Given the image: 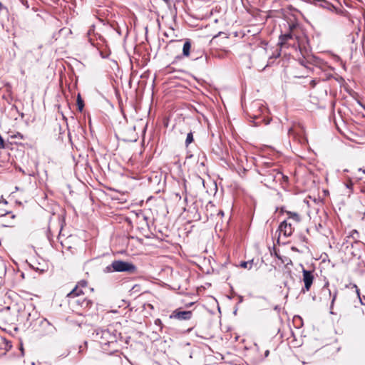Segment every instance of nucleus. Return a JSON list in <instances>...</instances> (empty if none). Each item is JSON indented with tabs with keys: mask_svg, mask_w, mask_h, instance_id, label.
I'll return each mask as SVG.
<instances>
[{
	"mask_svg": "<svg viewBox=\"0 0 365 365\" xmlns=\"http://www.w3.org/2000/svg\"><path fill=\"white\" fill-rule=\"evenodd\" d=\"M120 335V334L114 327H109L106 329L98 328L94 329L91 334V337L101 344L103 349L107 350V346L115 349Z\"/></svg>",
	"mask_w": 365,
	"mask_h": 365,
	"instance_id": "obj_1",
	"label": "nucleus"
},
{
	"mask_svg": "<svg viewBox=\"0 0 365 365\" xmlns=\"http://www.w3.org/2000/svg\"><path fill=\"white\" fill-rule=\"evenodd\" d=\"M83 294L82 290L78 289V286H76L69 293L67 294L66 297L68 299L69 304L75 309H89L93 304V302L83 296L80 297Z\"/></svg>",
	"mask_w": 365,
	"mask_h": 365,
	"instance_id": "obj_2",
	"label": "nucleus"
},
{
	"mask_svg": "<svg viewBox=\"0 0 365 365\" xmlns=\"http://www.w3.org/2000/svg\"><path fill=\"white\" fill-rule=\"evenodd\" d=\"M137 267L132 262L123 260H114L110 264L106 267L103 269L104 273L126 272L134 274L136 272Z\"/></svg>",
	"mask_w": 365,
	"mask_h": 365,
	"instance_id": "obj_3",
	"label": "nucleus"
},
{
	"mask_svg": "<svg viewBox=\"0 0 365 365\" xmlns=\"http://www.w3.org/2000/svg\"><path fill=\"white\" fill-rule=\"evenodd\" d=\"M301 266L303 267L302 264H301ZM302 268L303 282L304 283V287L302 289L301 292L305 293L310 289L314 277L312 271L307 270L304 267Z\"/></svg>",
	"mask_w": 365,
	"mask_h": 365,
	"instance_id": "obj_4",
	"label": "nucleus"
},
{
	"mask_svg": "<svg viewBox=\"0 0 365 365\" xmlns=\"http://www.w3.org/2000/svg\"><path fill=\"white\" fill-rule=\"evenodd\" d=\"M192 312L191 311L175 309L170 315V319H176L178 320H188L191 319Z\"/></svg>",
	"mask_w": 365,
	"mask_h": 365,
	"instance_id": "obj_5",
	"label": "nucleus"
},
{
	"mask_svg": "<svg viewBox=\"0 0 365 365\" xmlns=\"http://www.w3.org/2000/svg\"><path fill=\"white\" fill-rule=\"evenodd\" d=\"M278 230L279 231V234L282 233L285 237H289L292 235L294 229L291 223L287 222V220H284L280 223Z\"/></svg>",
	"mask_w": 365,
	"mask_h": 365,
	"instance_id": "obj_6",
	"label": "nucleus"
},
{
	"mask_svg": "<svg viewBox=\"0 0 365 365\" xmlns=\"http://www.w3.org/2000/svg\"><path fill=\"white\" fill-rule=\"evenodd\" d=\"M294 37V34L293 33H292L291 31H289L284 34H281L279 36V44L281 46H284L287 41L289 40H291Z\"/></svg>",
	"mask_w": 365,
	"mask_h": 365,
	"instance_id": "obj_7",
	"label": "nucleus"
},
{
	"mask_svg": "<svg viewBox=\"0 0 365 365\" xmlns=\"http://www.w3.org/2000/svg\"><path fill=\"white\" fill-rule=\"evenodd\" d=\"M191 43L189 39H187L182 47V56L188 57L190 54Z\"/></svg>",
	"mask_w": 365,
	"mask_h": 365,
	"instance_id": "obj_8",
	"label": "nucleus"
},
{
	"mask_svg": "<svg viewBox=\"0 0 365 365\" xmlns=\"http://www.w3.org/2000/svg\"><path fill=\"white\" fill-rule=\"evenodd\" d=\"M262 171L263 173L259 172V173L261 175H267L269 178H270L273 181L275 180L277 175H282L280 172H277L276 174H274V173H269V171H267L264 168H262ZM274 171L275 170H273V172H274Z\"/></svg>",
	"mask_w": 365,
	"mask_h": 365,
	"instance_id": "obj_9",
	"label": "nucleus"
},
{
	"mask_svg": "<svg viewBox=\"0 0 365 365\" xmlns=\"http://www.w3.org/2000/svg\"><path fill=\"white\" fill-rule=\"evenodd\" d=\"M76 105H77L78 110L80 112H82V110L84 108V101H83V98H81V96L80 93H78L77 96Z\"/></svg>",
	"mask_w": 365,
	"mask_h": 365,
	"instance_id": "obj_10",
	"label": "nucleus"
},
{
	"mask_svg": "<svg viewBox=\"0 0 365 365\" xmlns=\"http://www.w3.org/2000/svg\"><path fill=\"white\" fill-rule=\"evenodd\" d=\"M287 213L288 215V219H291L295 221L296 222H299L301 220V218L298 213L290 211L287 212Z\"/></svg>",
	"mask_w": 365,
	"mask_h": 365,
	"instance_id": "obj_11",
	"label": "nucleus"
},
{
	"mask_svg": "<svg viewBox=\"0 0 365 365\" xmlns=\"http://www.w3.org/2000/svg\"><path fill=\"white\" fill-rule=\"evenodd\" d=\"M253 265V259L250 261H244L240 263V267L242 268L251 269Z\"/></svg>",
	"mask_w": 365,
	"mask_h": 365,
	"instance_id": "obj_12",
	"label": "nucleus"
},
{
	"mask_svg": "<svg viewBox=\"0 0 365 365\" xmlns=\"http://www.w3.org/2000/svg\"><path fill=\"white\" fill-rule=\"evenodd\" d=\"M193 134L192 132L190 131L187 134V137L185 142V146L187 147L191 143L193 142Z\"/></svg>",
	"mask_w": 365,
	"mask_h": 365,
	"instance_id": "obj_13",
	"label": "nucleus"
},
{
	"mask_svg": "<svg viewBox=\"0 0 365 365\" xmlns=\"http://www.w3.org/2000/svg\"><path fill=\"white\" fill-rule=\"evenodd\" d=\"M345 186H346V188L350 190V193H351L352 190H353L354 182H352L351 178L348 179L347 182L345 183Z\"/></svg>",
	"mask_w": 365,
	"mask_h": 365,
	"instance_id": "obj_14",
	"label": "nucleus"
},
{
	"mask_svg": "<svg viewBox=\"0 0 365 365\" xmlns=\"http://www.w3.org/2000/svg\"><path fill=\"white\" fill-rule=\"evenodd\" d=\"M336 295H337V292L336 291L334 293V294H333V297H332V299H331V305H330V314H334L332 309H333V307H334V302H335V300L336 299Z\"/></svg>",
	"mask_w": 365,
	"mask_h": 365,
	"instance_id": "obj_15",
	"label": "nucleus"
},
{
	"mask_svg": "<svg viewBox=\"0 0 365 365\" xmlns=\"http://www.w3.org/2000/svg\"><path fill=\"white\" fill-rule=\"evenodd\" d=\"M352 286L356 289V293L357 294V296L359 297V298L360 299L361 304H365V302H364L363 300L360 298V291H359V289L358 288V287L355 284H353ZM364 302H365V297H364Z\"/></svg>",
	"mask_w": 365,
	"mask_h": 365,
	"instance_id": "obj_16",
	"label": "nucleus"
},
{
	"mask_svg": "<svg viewBox=\"0 0 365 365\" xmlns=\"http://www.w3.org/2000/svg\"><path fill=\"white\" fill-rule=\"evenodd\" d=\"M0 13L5 14L7 15L9 14V10L7 7H6L1 1H0Z\"/></svg>",
	"mask_w": 365,
	"mask_h": 365,
	"instance_id": "obj_17",
	"label": "nucleus"
},
{
	"mask_svg": "<svg viewBox=\"0 0 365 365\" xmlns=\"http://www.w3.org/2000/svg\"><path fill=\"white\" fill-rule=\"evenodd\" d=\"M297 25L296 24H289V30L292 33V31L297 28Z\"/></svg>",
	"mask_w": 365,
	"mask_h": 365,
	"instance_id": "obj_18",
	"label": "nucleus"
},
{
	"mask_svg": "<svg viewBox=\"0 0 365 365\" xmlns=\"http://www.w3.org/2000/svg\"><path fill=\"white\" fill-rule=\"evenodd\" d=\"M76 286H80L81 287H85L87 286V282L86 280H81L78 282V284Z\"/></svg>",
	"mask_w": 365,
	"mask_h": 365,
	"instance_id": "obj_19",
	"label": "nucleus"
},
{
	"mask_svg": "<svg viewBox=\"0 0 365 365\" xmlns=\"http://www.w3.org/2000/svg\"><path fill=\"white\" fill-rule=\"evenodd\" d=\"M284 258H285V259H283L282 258L281 259L283 263L287 262V264H286L287 266L289 264H292V262L290 259H289L287 257H284Z\"/></svg>",
	"mask_w": 365,
	"mask_h": 365,
	"instance_id": "obj_20",
	"label": "nucleus"
},
{
	"mask_svg": "<svg viewBox=\"0 0 365 365\" xmlns=\"http://www.w3.org/2000/svg\"><path fill=\"white\" fill-rule=\"evenodd\" d=\"M187 180L185 179H183L182 180V187L184 189V192L186 195L187 194Z\"/></svg>",
	"mask_w": 365,
	"mask_h": 365,
	"instance_id": "obj_21",
	"label": "nucleus"
},
{
	"mask_svg": "<svg viewBox=\"0 0 365 365\" xmlns=\"http://www.w3.org/2000/svg\"><path fill=\"white\" fill-rule=\"evenodd\" d=\"M155 325L160 327V329H162V322L160 319H156L155 320Z\"/></svg>",
	"mask_w": 365,
	"mask_h": 365,
	"instance_id": "obj_22",
	"label": "nucleus"
},
{
	"mask_svg": "<svg viewBox=\"0 0 365 365\" xmlns=\"http://www.w3.org/2000/svg\"><path fill=\"white\" fill-rule=\"evenodd\" d=\"M21 2L26 7V9L29 8V4L27 0H21Z\"/></svg>",
	"mask_w": 365,
	"mask_h": 365,
	"instance_id": "obj_23",
	"label": "nucleus"
},
{
	"mask_svg": "<svg viewBox=\"0 0 365 365\" xmlns=\"http://www.w3.org/2000/svg\"><path fill=\"white\" fill-rule=\"evenodd\" d=\"M5 148L4 140L2 138L1 135H0V148Z\"/></svg>",
	"mask_w": 365,
	"mask_h": 365,
	"instance_id": "obj_24",
	"label": "nucleus"
},
{
	"mask_svg": "<svg viewBox=\"0 0 365 365\" xmlns=\"http://www.w3.org/2000/svg\"><path fill=\"white\" fill-rule=\"evenodd\" d=\"M262 104L259 102H255L252 103L253 108H261Z\"/></svg>",
	"mask_w": 365,
	"mask_h": 365,
	"instance_id": "obj_25",
	"label": "nucleus"
},
{
	"mask_svg": "<svg viewBox=\"0 0 365 365\" xmlns=\"http://www.w3.org/2000/svg\"><path fill=\"white\" fill-rule=\"evenodd\" d=\"M43 324H46L47 325L50 326V322L46 319H43L41 322V324L43 325Z\"/></svg>",
	"mask_w": 365,
	"mask_h": 365,
	"instance_id": "obj_26",
	"label": "nucleus"
},
{
	"mask_svg": "<svg viewBox=\"0 0 365 365\" xmlns=\"http://www.w3.org/2000/svg\"><path fill=\"white\" fill-rule=\"evenodd\" d=\"M264 169L270 168L272 165V163L271 162H266L264 163Z\"/></svg>",
	"mask_w": 365,
	"mask_h": 365,
	"instance_id": "obj_27",
	"label": "nucleus"
},
{
	"mask_svg": "<svg viewBox=\"0 0 365 365\" xmlns=\"http://www.w3.org/2000/svg\"><path fill=\"white\" fill-rule=\"evenodd\" d=\"M9 213H11V212H6L4 210H0V217H4L6 214H9Z\"/></svg>",
	"mask_w": 365,
	"mask_h": 365,
	"instance_id": "obj_28",
	"label": "nucleus"
},
{
	"mask_svg": "<svg viewBox=\"0 0 365 365\" xmlns=\"http://www.w3.org/2000/svg\"><path fill=\"white\" fill-rule=\"evenodd\" d=\"M181 58H182V56H177L175 58V59H174V61H173V63H175V62H177L178 60H180Z\"/></svg>",
	"mask_w": 365,
	"mask_h": 365,
	"instance_id": "obj_29",
	"label": "nucleus"
},
{
	"mask_svg": "<svg viewBox=\"0 0 365 365\" xmlns=\"http://www.w3.org/2000/svg\"><path fill=\"white\" fill-rule=\"evenodd\" d=\"M197 180L199 182H200L201 183L204 184V180L202 178H200V176L197 175Z\"/></svg>",
	"mask_w": 365,
	"mask_h": 365,
	"instance_id": "obj_30",
	"label": "nucleus"
},
{
	"mask_svg": "<svg viewBox=\"0 0 365 365\" xmlns=\"http://www.w3.org/2000/svg\"><path fill=\"white\" fill-rule=\"evenodd\" d=\"M100 55H101V57H102V58H107V56H108V55H107V54H106V55H105V54L103 53V52H102V51H100Z\"/></svg>",
	"mask_w": 365,
	"mask_h": 365,
	"instance_id": "obj_31",
	"label": "nucleus"
},
{
	"mask_svg": "<svg viewBox=\"0 0 365 365\" xmlns=\"http://www.w3.org/2000/svg\"><path fill=\"white\" fill-rule=\"evenodd\" d=\"M326 289L328 291V292H329V295H331V291H330L329 289H327V288H326V285H325V286L324 287V288H323V291H326Z\"/></svg>",
	"mask_w": 365,
	"mask_h": 365,
	"instance_id": "obj_32",
	"label": "nucleus"
},
{
	"mask_svg": "<svg viewBox=\"0 0 365 365\" xmlns=\"http://www.w3.org/2000/svg\"><path fill=\"white\" fill-rule=\"evenodd\" d=\"M291 249H292V250H293L294 252H299V250L297 247H292Z\"/></svg>",
	"mask_w": 365,
	"mask_h": 365,
	"instance_id": "obj_33",
	"label": "nucleus"
},
{
	"mask_svg": "<svg viewBox=\"0 0 365 365\" xmlns=\"http://www.w3.org/2000/svg\"><path fill=\"white\" fill-rule=\"evenodd\" d=\"M358 170H359V172H362L364 174H365V169H363V168H359V169H358Z\"/></svg>",
	"mask_w": 365,
	"mask_h": 365,
	"instance_id": "obj_34",
	"label": "nucleus"
},
{
	"mask_svg": "<svg viewBox=\"0 0 365 365\" xmlns=\"http://www.w3.org/2000/svg\"><path fill=\"white\" fill-rule=\"evenodd\" d=\"M269 354V350H267L264 353V355H265V357H267Z\"/></svg>",
	"mask_w": 365,
	"mask_h": 365,
	"instance_id": "obj_35",
	"label": "nucleus"
},
{
	"mask_svg": "<svg viewBox=\"0 0 365 365\" xmlns=\"http://www.w3.org/2000/svg\"><path fill=\"white\" fill-rule=\"evenodd\" d=\"M276 257H277L279 259H282V257H281L279 255L276 254Z\"/></svg>",
	"mask_w": 365,
	"mask_h": 365,
	"instance_id": "obj_36",
	"label": "nucleus"
},
{
	"mask_svg": "<svg viewBox=\"0 0 365 365\" xmlns=\"http://www.w3.org/2000/svg\"><path fill=\"white\" fill-rule=\"evenodd\" d=\"M311 84L314 86L315 85V81L314 80H312L311 81Z\"/></svg>",
	"mask_w": 365,
	"mask_h": 365,
	"instance_id": "obj_37",
	"label": "nucleus"
},
{
	"mask_svg": "<svg viewBox=\"0 0 365 365\" xmlns=\"http://www.w3.org/2000/svg\"><path fill=\"white\" fill-rule=\"evenodd\" d=\"M176 197H178L179 199H181V196L178 194V193H176L175 194Z\"/></svg>",
	"mask_w": 365,
	"mask_h": 365,
	"instance_id": "obj_38",
	"label": "nucleus"
},
{
	"mask_svg": "<svg viewBox=\"0 0 365 365\" xmlns=\"http://www.w3.org/2000/svg\"><path fill=\"white\" fill-rule=\"evenodd\" d=\"M2 202H3L4 204H5V205H6V204L8 203V202H7V201H6V200H2Z\"/></svg>",
	"mask_w": 365,
	"mask_h": 365,
	"instance_id": "obj_39",
	"label": "nucleus"
},
{
	"mask_svg": "<svg viewBox=\"0 0 365 365\" xmlns=\"http://www.w3.org/2000/svg\"><path fill=\"white\" fill-rule=\"evenodd\" d=\"M243 300V297L242 296L240 297V302H242Z\"/></svg>",
	"mask_w": 365,
	"mask_h": 365,
	"instance_id": "obj_40",
	"label": "nucleus"
},
{
	"mask_svg": "<svg viewBox=\"0 0 365 365\" xmlns=\"http://www.w3.org/2000/svg\"><path fill=\"white\" fill-rule=\"evenodd\" d=\"M21 351L22 354H24V349L22 347V346H21Z\"/></svg>",
	"mask_w": 365,
	"mask_h": 365,
	"instance_id": "obj_41",
	"label": "nucleus"
},
{
	"mask_svg": "<svg viewBox=\"0 0 365 365\" xmlns=\"http://www.w3.org/2000/svg\"><path fill=\"white\" fill-rule=\"evenodd\" d=\"M221 34H222V32H219L217 36H215V37H217V36L221 35Z\"/></svg>",
	"mask_w": 365,
	"mask_h": 365,
	"instance_id": "obj_42",
	"label": "nucleus"
},
{
	"mask_svg": "<svg viewBox=\"0 0 365 365\" xmlns=\"http://www.w3.org/2000/svg\"><path fill=\"white\" fill-rule=\"evenodd\" d=\"M199 58V57H193V60H197Z\"/></svg>",
	"mask_w": 365,
	"mask_h": 365,
	"instance_id": "obj_43",
	"label": "nucleus"
},
{
	"mask_svg": "<svg viewBox=\"0 0 365 365\" xmlns=\"http://www.w3.org/2000/svg\"><path fill=\"white\" fill-rule=\"evenodd\" d=\"M354 234H358V232L356 230L353 231Z\"/></svg>",
	"mask_w": 365,
	"mask_h": 365,
	"instance_id": "obj_44",
	"label": "nucleus"
},
{
	"mask_svg": "<svg viewBox=\"0 0 365 365\" xmlns=\"http://www.w3.org/2000/svg\"><path fill=\"white\" fill-rule=\"evenodd\" d=\"M258 116L257 115H254V118L257 119Z\"/></svg>",
	"mask_w": 365,
	"mask_h": 365,
	"instance_id": "obj_45",
	"label": "nucleus"
},
{
	"mask_svg": "<svg viewBox=\"0 0 365 365\" xmlns=\"http://www.w3.org/2000/svg\"><path fill=\"white\" fill-rule=\"evenodd\" d=\"M11 217V219H14L15 217V215H12Z\"/></svg>",
	"mask_w": 365,
	"mask_h": 365,
	"instance_id": "obj_46",
	"label": "nucleus"
},
{
	"mask_svg": "<svg viewBox=\"0 0 365 365\" xmlns=\"http://www.w3.org/2000/svg\"><path fill=\"white\" fill-rule=\"evenodd\" d=\"M18 135L21 136V138H22V135H21V133H18Z\"/></svg>",
	"mask_w": 365,
	"mask_h": 365,
	"instance_id": "obj_47",
	"label": "nucleus"
}]
</instances>
